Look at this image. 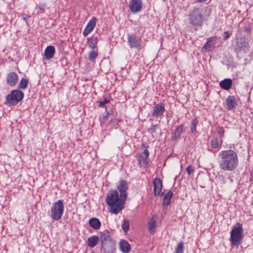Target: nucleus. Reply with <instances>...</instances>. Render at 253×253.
<instances>
[{
    "mask_svg": "<svg viewBox=\"0 0 253 253\" xmlns=\"http://www.w3.org/2000/svg\"><path fill=\"white\" fill-rule=\"evenodd\" d=\"M156 225L155 220L152 217L148 223V229L150 233H153L154 231V228Z\"/></svg>",
    "mask_w": 253,
    "mask_h": 253,
    "instance_id": "obj_30",
    "label": "nucleus"
},
{
    "mask_svg": "<svg viewBox=\"0 0 253 253\" xmlns=\"http://www.w3.org/2000/svg\"><path fill=\"white\" fill-rule=\"evenodd\" d=\"M125 201V199H121L116 190L111 191L106 198V204L110 207V212L115 214L124 209Z\"/></svg>",
    "mask_w": 253,
    "mask_h": 253,
    "instance_id": "obj_2",
    "label": "nucleus"
},
{
    "mask_svg": "<svg viewBox=\"0 0 253 253\" xmlns=\"http://www.w3.org/2000/svg\"><path fill=\"white\" fill-rule=\"evenodd\" d=\"M217 133L221 135V137H223L224 133V130L222 127H217L216 128Z\"/></svg>",
    "mask_w": 253,
    "mask_h": 253,
    "instance_id": "obj_39",
    "label": "nucleus"
},
{
    "mask_svg": "<svg viewBox=\"0 0 253 253\" xmlns=\"http://www.w3.org/2000/svg\"><path fill=\"white\" fill-rule=\"evenodd\" d=\"M241 44L242 45V46H241L240 45H239V47L240 48H241V49H243L244 51H245L247 49L248 44L245 41L241 42Z\"/></svg>",
    "mask_w": 253,
    "mask_h": 253,
    "instance_id": "obj_36",
    "label": "nucleus"
},
{
    "mask_svg": "<svg viewBox=\"0 0 253 253\" xmlns=\"http://www.w3.org/2000/svg\"><path fill=\"white\" fill-rule=\"evenodd\" d=\"M24 97V93L19 90H13L6 97V103L8 106H15Z\"/></svg>",
    "mask_w": 253,
    "mask_h": 253,
    "instance_id": "obj_6",
    "label": "nucleus"
},
{
    "mask_svg": "<svg viewBox=\"0 0 253 253\" xmlns=\"http://www.w3.org/2000/svg\"><path fill=\"white\" fill-rule=\"evenodd\" d=\"M224 37L223 38V39L224 40L228 39L230 36V34L229 33V32H228V31L224 32Z\"/></svg>",
    "mask_w": 253,
    "mask_h": 253,
    "instance_id": "obj_40",
    "label": "nucleus"
},
{
    "mask_svg": "<svg viewBox=\"0 0 253 253\" xmlns=\"http://www.w3.org/2000/svg\"><path fill=\"white\" fill-rule=\"evenodd\" d=\"M98 56V50L97 49H92L88 54V58L90 61L94 62Z\"/></svg>",
    "mask_w": 253,
    "mask_h": 253,
    "instance_id": "obj_28",
    "label": "nucleus"
},
{
    "mask_svg": "<svg viewBox=\"0 0 253 253\" xmlns=\"http://www.w3.org/2000/svg\"><path fill=\"white\" fill-rule=\"evenodd\" d=\"M28 84V80L25 78H22L19 84V88L25 89L27 88Z\"/></svg>",
    "mask_w": 253,
    "mask_h": 253,
    "instance_id": "obj_31",
    "label": "nucleus"
},
{
    "mask_svg": "<svg viewBox=\"0 0 253 253\" xmlns=\"http://www.w3.org/2000/svg\"><path fill=\"white\" fill-rule=\"evenodd\" d=\"M222 141H220L217 138H213L211 139V144L213 148H218L222 144Z\"/></svg>",
    "mask_w": 253,
    "mask_h": 253,
    "instance_id": "obj_27",
    "label": "nucleus"
},
{
    "mask_svg": "<svg viewBox=\"0 0 253 253\" xmlns=\"http://www.w3.org/2000/svg\"><path fill=\"white\" fill-rule=\"evenodd\" d=\"M129 46L131 48L139 49L141 47V38L135 35L128 34L127 36Z\"/></svg>",
    "mask_w": 253,
    "mask_h": 253,
    "instance_id": "obj_7",
    "label": "nucleus"
},
{
    "mask_svg": "<svg viewBox=\"0 0 253 253\" xmlns=\"http://www.w3.org/2000/svg\"><path fill=\"white\" fill-rule=\"evenodd\" d=\"M219 179L221 180L222 182V184H226L227 182V180H229L230 183H232L233 182V179L230 176L225 177L224 176L221 175L219 177Z\"/></svg>",
    "mask_w": 253,
    "mask_h": 253,
    "instance_id": "obj_34",
    "label": "nucleus"
},
{
    "mask_svg": "<svg viewBox=\"0 0 253 253\" xmlns=\"http://www.w3.org/2000/svg\"><path fill=\"white\" fill-rule=\"evenodd\" d=\"M101 250L104 253H113L115 251L114 241L101 245Z\"/></svg>",
    "mask_w": 253,
    "mask_h": 253,
    "instance_id": "obj_14",
    "label": "nucleus"
},
{
    "mask_svg": "<svg viewBox=\"0 0 253 253\" xmlns=\"http://www.w3.org/2000/svg\"><path fill=\"white\" fill-rule=\"evenodd\" d=\"M184 251V243L183 242H180L176 248L175 253H183Z\"/></svg>",
    "mask_w": 253,
    "mask_h": 253,
    "instance_id": "obj_32",
    "label": "nucleus"
},
{
    "mask_svg": "<svg viewBox=\"0 0 253 253\" xmlns=\"http://www.w3.org/2000/svg\"><path fill=\"white\" fill-rule=\"evenodd\" d=\"M63 201L59 200L53 204L50 209V217L52 219L58 220L61 219L64 212Z\"/></svg>",
    "mask_w": 253,
    "mask_h": 253,
    "instance_id": "obj_5",
    "label": "nucleus"
},
{
    "mask_svg": "<svg viewBox=\"0 0 253 253\" xmlns=\"http://www.w3.org/2000/svg\"><path fill=\"white\" fill-rule=\"evenodd\" d=\"M186 170L188 175H191L194 172V169L192 166L189 165L186 168Z\"/></svg>",
    "mask_w": 253,
    "mask_h": 253,
    "instance_id": "obj_38",
    "label": "nucleus"
},
{
    "mask_svg": "<svg viewBox=\"0 0 253 253\" xmlns=\"http://www.w3.org/2000/svg\"><path fill=\"white\" fill-rule=\"evenodd\" d=\"M198 123V121L197 119H194L192 121L190 126V130L192 133H196L197 132L196 128Z\"/></svg>",
    "mask_w": 253,
    "mask_h": 253,
    "instance_id": "obj_29",
    "label": "nucleus"
},
{
    "mask_svg": "<svg viewBox=\"0 0 253 253\" xmlns=\"http://www.w3.org/2000/svg\"><path fill=\"white\" fill-rule=\"evenodd\" d=\"M243 237V229L240 223L235 224L230 232V242L232 245L238 248Z\"/></svg>",
    "mask_w": 253,
    "mask_h": 253,
    "instance_id": "obj_3",
    "label": "nucleus"
},
{
    "mask_svg": "<svg viewBox=\"0 0 253 253\" xmlns=\"http://www.w3.org/2000/svg\"><path fill=\"white\" fill-rule=\"evenodd\" d=\"M99 237L95 235L89 237L87 239V245L90 248L95 247L99 241Z\"/></svg>",
    "mask_w": 253,
    "mask_h": 253,
    "instance_id": "obj_23",
    "label": "nucleus"
},
{
    "mask_svg": "<svg viewBox=\"0 0 253 253\" xmlns=\"http://www.w3.org/2000/svg\"><path fill=\"white\" fill-rule=\"evenodd\" d=\"M215 41V37H211L208 39L207 42L203 47V48L210 51L211 50L212 47L214 45Z\"/></svg>",
    "mask_w": 253,
    "mask_h": 253,
    "instance_id": "obj_20",
    "label": "nucleus"
},
{
    "mask_svg": "<svg viewBox=\"0 0 253 253\" xmlns=\"http://www.w3.org/2000/svg\"><path fill=\"white\" fill-rule=\"evenodd\" d=\"M198 2H204L206 1L207 0H196Z\"/></svg>",
    "mask_w": 253,
    "mask_h": 253,
    "instance_id": "obj_41",
    "label": "nucleus"
},
{
    "mask_svg": "<svg viewBox=\"0 0 253 253\" xmlns=\"http://www.w3.org/2000/svg\"><path fill=\"white\" fill-rule=\"evenodd\" d=\"M46 6V4L44 3L41 4L38 7L39 9V12L38 13H42L44 12V8Z\"/></svg>",
    "mask_w": 253,
    "mask_h": 253,
    "instance_id": "obj_37",
    "label": "nucleus"
},
{
    "mask_svg": "<svg viewBox=\"0 0 253 253\" xmlns=\"http://www.w3.org/2000/svg\"><path fill=\"white\" fill-rule=\"evenodd\" d=\"M156 126H152L151 127V129H152V131H155V128L156 127Z\"/></svg>",
    "mask_w": 253,
    "mask_h": 253,
    "instance_id": "obj_42",
    "label": "nucleus"
},
{
    "mask_svg": "<svg viewBox=\"0 0 253 253\" xmlns=\"http://www.w3.org/2000/svg\"><path fill=\"white\" fill-rule=\"evenodd\" d=\"M218 165L223 171H232L239 165L237 153L231 149L221 151L218 154Z\"/></svg>",
    "mask_w": 253,
    "mask_h": 253,
    "instance_id": "obj_1",
    "label": "nucleus"
},
{
    "mask_svg": "<svg viewBox=\"0 0 253 253\" xmlns=\"http://www.w3.org/2000/svg\"><path fill=\"white\" fill-rule=\"evenodd\" d=\"M232 81L230 79H225L219 83L220 86L225 89L229 90L232 85Z\"/></svg>",
    "mask_w": 253,
    "mask_h": 253,
    "instance_id": "obj_22",
    "label": "nucleus"
},
{
    "mask_svg": "<svg viewBox=\"0 0 253 253\" xmlns=\"http://www.w3.org/2000/svg\"><path fill=\"white\" fill-rule=\"evenodd\" d=\"M202 9L195 7L189 14L190 23L196 28L201 27L204 17L202 15Z\"/></svg>",
    "mask_w": 253,
    "mask_h": 253,
    "instance_id": "obj_4",
    "label": "nucleus"
},
{
    "mask_svg": "<svg viewBox=\"0 0 253 253\" xmlns=\"http://www.w3.org/2000/svg\"><path fill=\"white\" fill-rule=\"evenodd\" d=\"M143 3L141 0H131L129 4V8L132 13L139 12L142 9Z\"/></svg>",
    "mask_w": 253,
    "mask_h": 253,
    "instance_id": "obj_8",
    "label": "nucleus"
},
{
    "mask_svg": "<svg viewBox=\"0 0 253 253\" xmlns=\"http://www.w3.org/2000/svg\"><path fill=\"white\" fill-rule=\"evenodd\" d=\"M6 83L10 86L15 85L18 81L17 74L15 72L9 73L6 77Z\"/></svg>",
    "mask_w": 253,
    "mask_h": 253,
    "instance_id": "obj_12",
    "label": "nucleus"
},
{
    "mask_svg": "<svg viewBox=\"0 0 253 253\" xmlns=\"http://www.w3.org/2000/svg\"><path fill=\"white\" fill-rule=\"evenodd\" d=\"M55 52V49L53 46H48L44 50V57L46 60L51 59Z\"/></svg>",
    "mask_w": 253,
    "mask_h": 253,
    "instance_id": "obj_16",
    "label": "nucleus"
},
{
    "mask_svg": "<svg viewBox=\"0 0 253 253\" xmlns=\"http://www.w3.org/2000/svg\"><path fill=\"white\" fill-rule=\"evenodd\" d=\"M90 226L94 229H98L101 226V222L98 218L92 217L89 220Z\"/></svg>",
    "mask_w": 253,
    "mask_h": 253,
    "instance_id": "obj_24",
    "label": "nucleus"
},
{
    "mask_svg": "<svg viewBox=\"0 0 253 253\" xmlns=\"http://www.w3.org/2000/svg\"><path fill=\"white\" fill-rule=\"evenodd\" d=\"M110 102L109 99L105 98L103 101H98V106L99 107H103L106 104Z\"/></svg>",
    "mask_w": 253,
    "mask_h": 253,
    "instance_id": "obj_35",
    "label": "nucleus"
},
{
    "mask_svg": "<svg viewBox=\"0 0 253 253\" xmlns=\"http://www.w3.org/2000/svg\"><path fill=\"white\" fill-rule=\"evenodd\" d=\"M165 111V106L163 104L160 103L155 105L153 108L152 115L158 117L163 115Z\"/></svg>",
    "mask_w": 253,
    "mask_h": 253,
    "instance_id": "obj_13",
    "label": "nucleus"
},
{
    "mask_svg": "<svg viewBox=\"0 0 253 253\" xmlns=\"http://www.w3.org/2000/svg\"><path fill=\"white\" fill-rule=\"evenodd\" d=\"M127 189L128 185L127 182L124 180H120L118 186V189L120 192V196L121 197V199L126 200Z\"/></svg>",
    "mask_w": 253,
    "mask_h": 253,
    "instance_id": "obj_9",
    "label": "nucleus"
},
{
    "mask_svg": "<svg viewBox=\"0 0 253 253\" xmlns=\"http://www.w3.org/2000/svg\"><path fill=\"white\" fill-rule=\"evenodd\" d=\"M119 248L120 250L124 253H127L130 250V245L127 241L124 240H122L120 242Z\"/></svg>",
    "mask_w": 253,
    "mask_h": 253,
    "instance_id": "obj_19",
    "label": "nucleus"
},
{
    "mask_svg": "<svg viewBox=\"0 0 253 253\" xmlns=\"http://www.w3.org/2000/svg\"><path fill=\"white\" fill-rule=\"evenodd\" d=\"M96 19L95 18L93 17L88 22L85 28L84 29L83 34L84 37H86L89 33H90L96 25Z\"/></svg>",
    "mask_w": 253,
    "mask_h": 253,
    "instance_id": "obj_10",
    "label": "nucleus"
},
{
    "mask_svg": "<svg viewBox=\"0 0 253 253\" xmlns=\"http://www.w3.org/2000/svg\"><path fill=\"white\" fill-rule=\"evenodd\" d=\"M183 125H180L175 130L174 132L172 133V140H176L179 139L180 137L181 133L183 131Z\"/></svg>",
    "mask_w": 253,
    "mask_h": 253,
    "instance_id": "obj_21",
    "label": "nucleus"
},
{
    "mask_svg": "<svg viewBox=\"0 0 253 253\" xmlns=\"http://www.w3.org/2000/svg\"><path fill=\"white\" fill-rule=\"evenodd\" d=\"M236 105L235 98L234 96L230 95L226 99V105L227 108L229 110L233 109L235 107Z\"/></svg>",
    "mask_w": 253,
    "mask_h": 253,
    "instance_id": "obj_18",
    "label": "nucleus"
},
{
    "mask_svg": "<svg viewBox=\"0 0 253 253\" xmlns=\"http://www.w3.org/2000/svg\"><path fill=\"white\" fill-rule=\"evenodd\" d=\"M154 195L157 196L161 194L163 187L162 180L158 178H155L153 180Z\"/></svg>",
    "mask_w": 253,
    "mask_h": 253,
    "instance_id": "obj_11",
    "label": "nucleus"
},
{
    "mask_svg": "<svg viewBox=\"0 0 253 253\" xmlns=\"http://www.w3.org/2000/svg\"><path fill=\"white\" fill-rule=\"evenodd\" d=\"M100 238L101 245L113 241L111 239L110 233L107 231L102 232Z\"/></svg>",
    "mask_w": 253,
    "mask_h": 253,
    "instance_id": "obj_15",
    "label": "nucleus"
},
{
    "mask_svg": "<svg viewBox=\"0 0 253 253\" xmlns=\"http://www.w3.org/2000/svg\"><path fill=\"white\" fill-rule=\"evenodd\" d=\"M98 40L97 37H91L87 39V44L88 47L92 49H96V46L97 45Z\"/></svg>",
    "mask_w": 253,
    "mask_h": 253,
    "instance_id": "obj_25",
    "label": "nucleus"
},
{
    "mask_svg": "<svg viewBox=\"0 0 253 253\" xmlns=\"http://www.w3.org/2000/svg\"><path fill=\"white\" fill-rule=\"evenodd\" d=\"M172 196L171 191H169L164 196L163 200L164 206H168L170 204V200Z\"/></svg>",
    "mask_w": 253,
    "mask_h": 253,
    "instance_id": "obj_26",
    "label": "nucleus"
},
{
    "mask_svg": "<svg viewBox=\"0 0 253 253\" xmlns=\"http://www.w3.org/2000/svg\"><path fill=\"white\" fill-rule=\"evenodd\" d=\"M122 228L125 232H126L129 229V224L128 221L127 220H124L122 224Z\"/></svg>",
    "mask_w": 253,
    "mask_h": 253,
    "instance_id": "obj_33",
    "label": "nucleus"
},
{
    "mask_svg": "<svg viewBox=\"0 0 253 253\" xmlns=\"http://www.w3.org/2000/svg\"><path fill=\"white\" fill-rule=\"evenodd\" d=\"M143 155L144 156H143L141 154H138L137 155V158L138 161V165H140L142 162L145 165L147 164V158L149 155V151L147 149H145L143 151Z\"/></svg>",
    "mask_w": 253,
    "mask_h": 253,
    "instance_id": "obj_17",
    "label": "nucleus"
}]
</instances>
